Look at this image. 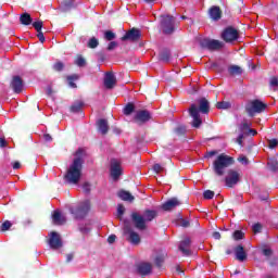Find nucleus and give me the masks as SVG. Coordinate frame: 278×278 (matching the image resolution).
I'll return each mask as SVG.
<instances>
[{"label":"nucleus","mask_w":278,"mask_h":278,"mask_svg":"<svg viewBox=\"0 0 278 278\" xmlns=\"http://www.w3.org/2000/svg\"><path fill=\"white\" fill-rule=\"evenodd\" d=\"M160 60H161V62H168V60H170V53H168V52L161 53Z\"/></svg>","instance_id":"f704fd0d"},{"label":"nucleus","mask_w":278,"mask_h":278,"mask_svg":"<svg viewBox=\"0 0 278 278\" xmlns=\"http://www.w3.org/2000/svg\"><path fill=\"white\" fill-rule=\"evenodd\" d=\"M208 14L213 21H218L220 18V9L218 7H213L211 8Z\"/></svg>","instance_id":"a878e982"},{"label":"nucleus","mask_w":278,"mask_h":278,"mask_svg":"<svg viewBox=\"0 0 278 278\" xmlns=\"http://www.w3.org/2000/svg\"><path fill=\"white\" fill-rule=\"evenodd\" d=\"M71 110L73 112H79V110H81V103H77L71 106Z\"/></svg>","instance_id":"de8ad7c7"},{"label":"nucleus","mask_w":278,"mask_h":278,"mask_svg":"<svg viewBox=\"0 0 278 278\" xmlns=\"http://www.w3.org/2000/svg\"><path fill=\"white\" fill-rule=\"evenodd\" d=\"M48 243L51 249H54V250L62 249V238L58 232L50 233V239Z\"/></svg>","instance_id":"f8f14e48"},{"label":"nucleus","mask_w":278,"mask_h":278,"mask_svg":"<svg viewBox=\"0 0 278 278\" xmlns=\"http://www.w3.org/2000/svg\"><path fill=\"white\" fill-rule=\"evenodd\" d=\"M277 144H278V140L277 139H270L268 141L269 149H275V147H277Z\"/></svg>","instance_id":"37998d69"},{"label":"nucleus","mask_w":278,"mask_h":278,"mask_svg":"<svg viewBox=\"0 0 278 278\" xmlns=\"http://www.w3.org/2000/svg\"><path fill=\"white\" fill-rule=\"evenodd\" d=\"M105 40L112 41L114 38H116V34L112 33L111 30H106L104 33Z\"/></svg>","instance_id":"473e14b6"},{"label":"nucleus","mask_w":278,"mask_h":278,"mask_svg":"<svg viewBox=\"0 0 278 278\" xmlns=\"http://www.w3.org/2000/svg\"><path fill=\"white\" fill-rule=\"evenodd\" d=\"M31 15H29V13H23L20 16V22L22 23V25H31Z\"/></svg>","instance_id":"bb28decb"},{"label":"nucleus","mask_w":278,"mask_h":278,"mask_svg":"<svg viewBox=\"0 0 278 278\" xmlns=\"http://www.w3.org/2000/svg\"><path fill=\"white\" fill-rule=\"evenodd\" d=\"M176 134H178V135L186 134V127L185 126H178L176 128Z\"/></svg>","instance_id":"8fccbe9b"},{"label":"nucleus","mask_w":278,"mask_h":278,"mask_svg":"<svg viewBox=\"0 0 278 278\" xmlns=\"http://www.w3.org/2000/svg\"><path fill=\"white\" fill-rule=\"evenodd\" d=\"M213 238L215 240H220V232H218V231L213 232Z\"/></svg>","instance_id":"052dcab7"},{"label":"nucleus","mask_w":278,"mask_h":278,"mask_svg":"<svg viewBox=\"0 0 278 278\" xmlns=\"http://www.w3.org/2000/svg\"><path fill=\"white\" fill-rule=\"evenodd\" d=\"M161 29L163 34H173L175 31V17L170 15H163L161 20Z\"/></svg>","instance_id":"0eeeda50"},{"label":"nucleus","mask_w":278,"mask_h":278,"mask_svg":"<svg viewBox=\"0 0 278 278\" xmlns=\"http://www.w3.org/2000/svg\"><path fill=\"white\" fill-rule=\"evenodd\" d=\"M157 212L153 210H146L143 215L140 213H132L131 218L135 227L140 231L147 229V223H151L154 218H156Z\"/></svg>","instance_id":"7ed1b4c3"},{"label":"nucleus","mask_w":278,"mask_h":278,"mask_svg":"<svg viewBox=\"0 0 278 278\" xmlns=\"http://www.w3.org/2000/svg\"><path fill=\"white\" fill-rule=\"evenodd\" d=\"M228 73H230V75H242V67L232 65L228 68Z\"/></svg>","instance_id":"cd10ccee"},{"label":"nucleus","mask_w":278,"mask_h":278,"mask_svg":"<svg viewBox=\"0 0 278 278\" xmlns=\"http://www.w3.org/2000/svg\"><path fill=\"white\" fill-rule=\"evenodd\" d=\"M235 253L239 262H244L247 260V252H244V248L242 245H238Z\"/></svg>","instance_id":"b1692460"},{"label":"nucleus","mask_w":278,"mask_h":278,"mask_svg":"<svg viewBox=\"0 0 278 278\" xmlns=\"http://www.w3.org/2000/svg\"><path fill=\"white\" fill-rule=\"evenodd\" d=\"M123 173V168H121V162L117 160H112L111 161V177L113 179H118Z\"/></svg>","instance_id":"4468645a"},{"label":"nucleus","mask_w":278,"mask_h":278,"mask_svg":"<svg viewBox=\"0 0 278 278\" xmlns=\"http://www.w3.org/2000/svg\"><path fill=\"white\" fill-rule=\"evenodd\" d=\"M190 238L184 239L179 244V251H181L184 255H190Z\"/></svg>","instance_id":"aec40b11"},{"label":"nucleus","mask_w":278,"mask_h":278,"mask_svg":"<svg viewBox=\"0 0 278 278\" xmlns=\"http://www.w3.org/2000/svg\"><path fill=\"white\" fill-rule=\"evenodd\" d=\"M75 79H79V76L74 75V76L67 77L70 88H77V85L73 81Z\"/></svg>","instance_id":"2f4dec72"},{"label":"nucleus","mask_w":278,"mask_h":278,"mask_svg":"<svg viewBox=\"0 0 278 278\" xmlns=\"http://www.w3.org/2000/svg\"><path fill=\"white\" fill-rule=\"evenodd\" d=\"M117 197H119L122 201H129L130 203L134 201V195H131L129 191L122 190L117 193Z\"/></svg>","instance_id":"393cba45"},{"label":"nucleus","mask_w":278,"mask_h":278,"mask_svg":"<svg viewBox=\"0 0 278 278\" xmlns=\"http://www.w3.org/2000/svg\"><path fill=\"white\" fill-rule=\"evenodd\" d=\"M254 233H260L262 231V225L261 224H254L252 227Z\"/></svg>","instance_id":"a18cd8bd"},{"label":"nucleus","mask_w":278,"mask_h":278,"mask_svg":"<svg viewBox=\"0 0 278 278\" xmlns=\"http://www.w3.org/2000/svg\"><path fill=\"white\" fill-rule=\"evenodd\" d=\"M86 152L84 149H78L74 154V160L65 174V179L68 184L77 185L81 179V170L84 168V156Z\"/></svg>","instance_id":"f257e3e1"},{"label":"nucleus","mask_w":278,"mask_h":278,"mask_svg":"<svg viewBox=\"0 0 278 278\" xmlns=\"http://www.w3.org/2000/svg\"><path fill=\"white\" fill-rule=\"evenodd\" d=\"M13 168L16 170L18 168H21V163L20 162H14L13 163Z\"/></svg>","instance_id":"680f3d73"},{"label":"nucleus","mask_w":278,"mask_h":278,"mask_svg":"<svg viewBox=\"0 0 278 278\" xmlns=\"http://www.w3.org/2000/svg\"><path fill=\"white\" fill-rule=\"evenodd\" d=\"M114 242H116V237H115V235L109 236V238H108V243H109V244H114Z\"/></svg>","instance_id":"864d4df0"},{"label":"nucleus","mask_w":278,"mask_h":278,"mask_svg":"<svg viewBox=\"0 0 278 278\" xmlns=\"http://www.w3.org/2000/svg\"><path fill=\"white\" fill-rule=\"evenodd\" d=\"M164 262V256H156L155 257V264L156 266H162V263Z\"/></svg>","instance_id":"3c124183"},{"label":"nucleus","mask_w":278,"mask_h":278,"mask_svg":"<svg viewBox=\"0 0 278 278\" xmlns=\"http://www.w3.org/2000/svg\"><path fill=\"white\" fill-rule=\"evenodd\" d=\"M252 123L249 119H243L238 129L240 131L238 138H237V142L238 144H240L242 147V140L244 139V136L248 134L249 129L252 127Z\"/></svg>","instance_id":"1a4fd4ad"},{"label":"nucleus","mask_w":278,"mask_h":278,"mask_svg":"<svg viewBox=\"0 0 278 278\" xmlns=\"http://www.w3.org/2000/svg\"><path fill=\"white\" fill-rule=\"evenodd\" d=\"M71 260H73V254L67 255V262H71Z\"/></svg>","instance_id":"774afa93"},{"label":"nucleus","mask_w":278,"mask_h":278,"mask_svg":"<svg viewBox=\"0 0 278 278\" xmlns=\"http://www.w3.org/2000/svg\"><path fill=\"white\" fill-rule=\"evenodd\" d=\"M179 205H181V202H179V200H177L176 198H173L162 205V210H164L165 212H170V210H175V207Z\"/></svg>","instance_id":"f3484780"},{"label":"nucleus","mask_w":278,"mask_h":278,"mask_svg":"<svg viewBox=\"0 0 278 278\" xmlns=\"http://www.w3.org/2000/svg\"><path fill=\"white\" fill-rule=\"evenodd\" d=\"M266 110V103L260 100H252L245 104V112L249 116H255V114H260Z\"/></svg>","instance_id":"39448f33"},{"label":"nucleus","mask_w":278,"mask_h":278,"mask_svg":"<svg viewBox=\"0 0 278 278\" xmlns=\"http://www.w3.org/2000/svg\"><path fill=\"white\" fill-rule=\"evenodd\" d=\"M238 161L240 162V164H243L244 166L249 164V159H247V156H239Z\"/></svg>","instance_id":"49530a36"},{"label":"nucleus","mask_w":278,"mask_h":278,"mask_svg":"<svg viewBox=\"0 0 278 278\" xmlns=\"http://www.w3.org/2000/svg\"><path fill=\"white\" fill-rule=\"evenodd\" d=\"M153 170H155L157 174L162 173V170H164V167H162V165L160 164H155L153 166Z\"/></svg>","instance_id":"09e8293b"},{"label":"nucleus","mask_w":278,"mask_h":278,"mask_svg":"<svg viewBox=\"0 0 278 278\" xmlns=\"http://www.w3.org/2000/svg\"><path fill=\"white\" fill-rule=\"evenodd\" d=\"M114 86H116V76L112 72H106L104 75V87L108 90H112Z\"/></svg>","instance_id":"2eb2a0df"},{"label":"nucleus","mask_w":278,"mask_h":278,"mask_svg":"<svg viewBox=\"0 0 278 278\" xmlns=\"http://www.w3.org/2000/svg\"><path fill=\"white\" fill-rule=\"evenodd\" d=\"M98 125V131L102 134V136H105L108 134L110 126L108 125V119H99L97 122Z\"/></svg>","instance_id":"412c9836"},{"label":"nucleus","mask_w":278,"mask_h":278,"mask_svg":"<svg viewBox=\"0 0 278 278\" xmlns=\"http://www.w3.org/2000/svg\"><path fill=\"white\" fill-rule=\"evenodd\" d=\"M52 220L54 225H64L66 223V217L60 213V211H54L52 215Z\"/></svg>","instance_id":"4be33fe9"},{"label":"nucleus","mask_w":278,"mask_h":278,"mask_svg":"<svg viewBox=\"0 0 278 278\" xmlns=\"http://www.w3.org/2000/svg\"><path fill=\"white\" fill-rule=\"evenodd\" d=\"M199 106L197 104H191L189 109V114L192 118L191 125L199 129L201 125H203V119L201 118V114H208L210 113V102L205 98H201L199 101ZM201 112V114H200Z\"/></svg>","instance_id":"f03ea898"},{"label":"nucleus","mask_w":278,"mask_h":278,"mask_svg":"<svg viewBox=\"0 0 278 278\" xmlns=\"http://www.w3.org/2000/svg\"><path fill=\"white\" fill-rule=\"evenodd\" d=\"M152 265L150 263H141L138 265V273L140 275H149L152 270Z\"/></svg>","instance_id":"5701e85b"},{"label":"nucleus","mask_w":278,"mask_h":278,"mask_svg":"<svg viewBox=\"0 0 278 278\" xmlns=\"http://www.w3.org/2000/svg\"><path fill=\"white\" fill-rule=\"evenodd\" d=\"M203 197H204V199H214V191L206 190V191H204Z\"/></svg>","instance_id":"ea45409f"},{"label":"nucleus","mask_w":278,"mask_h":278,"mask_svg":"<svg viewBox=\"0 0 278 278\" xmlns=\"http://www.w3.org/2000/svg\"><path fill=\"white\" fill-rule=\"evenodd\" d=\"M37 37L39 38L40 42H45V34H42V30L37 33Z\"/></svg>","instance_id":"4d7b16f0"},{"label":"nucleus","mask_w":278,"mask_h":278,"mask_svg":"<svg viewBox=\"0 0 278 278\" xmlns=\"http://www.w3.org/2000/svg\"><path fill=\"white\" fill-rule=\"evenodd\" d=\"M181 226H182V227H190V222H188V220H182Z\"/></svg>","instance_id":"e2e57ef3"},{"label":"nucleus","mask_w":278,"mask_h":278,"mask_svg":"<svg viewBox=\"0 0 278 278\" xmlns=\"http://www.w3.org/2000/svg\"><path fill=\"white\" fill-rule=\"evenodd\" d=\"M90 211V201L85 200L76 207H71L70 212L75 218H84Z\"/></svg>","instance_id":"423d86ee"},{"label":"nucleus","mask_w":278,"mask_h":278,"mask_svg":"<svg viewBox=\"0 0 278 278\" xmlns=\"http://www.w3.org/2000/svg\"><path fill=\"white\" fill-rule=\"evenodd\" d=\"M270 86H278V79L276 77L270 79Z\"/></svg>","instance_id":"bf43d9fd"},{"label":"nucleus","mask_w":278,"mask_h":278,"mask_svg":"<svg viewBox=\"0 0 278 278\" xmlns=\"http://www.w3.org/2000/svg\"><path fill=\"white\" fill-rule=\"evenodd\" d=\"M47 94L48 97H51V94H53V90L51 89V87L47 88Z\"/></svg>","instance_id":"69168bd1"},{"label":"nucleus","mask_w":278,"mask_h":278,"mask_svg":"<svg viewBox=\"0 0 278 278\" xmlns=\"http://www.w3.org/2000/svg\"><path fill=\"white\" fill-rule=\"evenodd\" d=\"M0 147H1V149H3V147H5V139L0 138Z\"/></svg>","instance_id":"0e129e2a"},{"label":"nucleus","mask_w":278,"mask_h":278,"mask_svg":"<svg viewBox=\"0 0 278 278\" xmlns=\"http://www.w3.org/2000/svg\"><path fill=\"white\" fill-rule=\"evenodd\" d=\"M83 189H84L85 192H90V184L85 182V184L83 185Z\"/></svg>","instance_id":"6e6d98bb"},{"label":"nucleus","mask_w":278,"mask_h":278,"mask_svg":"<svg viewBox=\"0 0 278 278\" xmlns=\"http://www.w3.org/2000/svg\"><path fill=\"white\" fill-rule=\"evenodd\" d=\"M267 166H268L269 170H273V172L278 170V163H277V160L270 159V160L268 161V163H267Z\"/></svg>","instance_id":"c85d7f7f"},{"label":"nucleus","mask_w":278,"mask_h":278,"mask_svg":"<svg viewBox=\"0 0 278 278\" xmlns=\"http://www.w3.org/2000/svg\"><path fill=\"white\" fill-rule=\"evenodd\" d=\"M216 108L217 110H229V108H231V103L225 101L217 102Z\"/></svg>","instance_id":"c756f323"},{"label":"nucleus","mask_w":278,"mask_h":278,"mask_svg":"<svg viewBox=\"0 0 278 278\" xmlns=\"http://www.w3.org/2000/svg\"><path fill=\"white\" fill-rule=\"evenodd\" d=\"M11 87L17 94L23 92V79L18 76H14L11 81Z\"/></svg>","instance_id":"a211bd4d"},{"label":"nucleus","mask_w":278,"mask_h":278,"mask_svg":"<svg viewBox=\"0 0 278 278\" xmlns=\"http://www.w3.org/2000/svg\"><path fill=\"white\" fill-rule=\"evenodd\" d=\"M33 27L36 29L37 33L42 31V21H37L33 23Z\"/></svg>","instance_id":"c9c22d12"},{"label":"nucleus","mask_w":278,"mask_h":278,"mask_svg":"<svg viewBox=\"0 0 278 278\" xmlns=\"http://www.w3.org/2000/svg\"><path fill=\"white\" fill-rule=\"evenodd\" d=\"M232 164L233 157L227 154H220L213 163V170L215 175H218V177H223V175H225V170H227V168H229V166H231Z\"/></svg>","instance_id":"20e7f679"},{"label":"nucleus","mask_w":278,"mask_h":278,"mask_svg":"<svg viewBox=\"0 0 278 278\" xmlns=\"http://www.w3.org/2000/svg\"><path fill=\"white\" fill-rule=\"evenodd\" d=\"M213 155H216V151H211L207 153V157H213Z\"/></svg>","instance_id":"338daca9"},{"label":"nucleus","mask_w":278,"mask_h":278,"mask_svg":"<svg viewBox=\"0 0 278 278\" xmlns=\"http://www.w3.org/2000/svg\"><path fill=\"white\" fill-rule=\"evenodd\" d=\"M135 121L137 123H147L151 121V113L147 110L137 111L135 115Z\"/></svg>","instance_id":"dca6fc26"},{"label":"nucleus","mask_w":278,"mask_h":278,"mask_svg":"<svg viewBox=\"0 0 278 278\" xmlns=\"http://www.w3.org/2000/svg\"><path fill=\"white\" fill-rule=\"evenodd\" d=\"M233 240H242L244 238V232L242 230H237L232 235Z\"/></svg>","instance_id":"72a5a7b5"},{"label":"nucleus","mask_w":278,"mask_h":278,"mask_svg":"<svg viewBox=\"0 0 278 278\" xmlns=\"http://www.w3.org/2000/svg\"><path fill=\"white\" fill-rule=\"evenodd\" d=\"M75 64H76L77 66H86V59H84L83 56H78V58L76 59Z\"/></svg>","instance_id":"4c0bfd02"},{"label":"nucleus","mask_w":278,"mask_h":278,"mask_svg":"<svg viewBox=\"0 0 278 278\" xmlns=\"http://www.w3.org/2000/svg\"><path fill=\"white\" fill-rule=\"evenodd\" d=\"M200 46L202 49H207L208 51H218V49H223L224 43L216 39L204 38L200 40Z\"/></svg>","instance_id":"6e6552de"},{"label":"nucleus","mask_w":278,"mask_h":278,"mask_svg":"<svg viewBox=\"0 0 278 278\" xmlns=\"http://www.w3.org/2000/svg\"><path fill=\"white\" fill-rule=\"evenodd\" d=\"M89 49H97L99 47V39L92 37L88 42Z\"/></svg>","instance_id":"7c9ffc66"},{"label":"nucleus","mask_w":278,"mask_h":278,"mask_svg":"<svg viewBox=\"0 0 278 278\" xmlns=\"http://www.w3.org/2000/svg\"><path fill=\"white\" fill-rule=\"evenodd\" d=\"M273 254V251H270V249H264L263 250V255H265L266 257H269V255Z\"/></svg>","instance_id":"5fc2aeb1"},{"label":"nucleus","mask_w":278,"mask_h":278,"mask_svg":"<svg viewBox=\"0 0 278 278\" xmlns=\"http://www.w3.org/2000/svg\"><path fill=\"white\" fill-rule=\"evenodd\" d=\"M118 47V43L116 41H111L108 46L109 51H114Z\"/></svg>","instance_id":"a19ab883"},{"label":"nucleus","mask_w":278,"mask_h":278,"mask_svg":"<svg viewBox=\"0 0 278 278\" xmlns=\"http://www.w3.org/2000/svg\"><path fill=\"white\" fill-rule=\"evenodd\" d=\"M123 214H125V206H123V204H119L117 206V216H123Z\"/></svg>","instance_id":"79ce46f5"},{"label":"nucleus","mask_w":278,"mask_h":278,"mask_svg":"<svg viewBox=\"0 0 278 278\" xmlns=\"http://www.w3.org/2000/svg\"><path fill=\"white\" fill-rule=\"evenodd\" d=\"M43 140H45L46 142H51V140H53V138L51 137V135L46 134V135H43Z\"/></svg>","instance_id":"13d9d810"},{"label":"nucleus","mask_w":278,"mask_h":278,"mask_svg":"<svg viewBox=\"0 0 278 278\" xmlns=\"http://www.w3.org/2000/svg\"><path fill=\"white\" fill-rule=\"evenodd\" d=\"M238 29L233 27L226 28L222 34V38L225 42H233L238 39Z\"/></svg>","instance_id":"9b49d317"},{"label":"nucleus","mask_w":278,"mask_h":278,"mask_svg":"<svg viewBox=\"0 0 278 278\" xmlns=\"http://www.w3.org/2000/svg\"><path fill=\"white\" fill-rule=\"evenodd\" d=\"M10 227H12V223L10 220H7L2 224L1 226V230L2 231H8V229H10Z\"/></svg>","instance_id":"58836bf2"},{"label":"nucleus","mask_w":278,"mask_h":278,"mask_svg":"<svg viewBox=\"0 0 278 278\" xmlns=\"http://www.w3.org/2000/svg\"><path fill=\"white\" fill-rule=\"evenodd\" d=\"M53 68H54V71H62V68H64V63H62V62H56V63L53 65Z\"/></svg>","instance_id":"c03bdc74"},{"label":"nucleus","mask_w":278,"mask_h":278,"mask_svg":"<svg viewBox=\"0 0 278 278\" xmlns=\"http://www.w3.org/2000/svg\"><path fill=\"white\" fill-rule=\"evenodd\" d=\"M124 233L128 236L129 242L131 244H140V235H138L136 231L131 230L129 226L125 225L124 227Z\"/></svg>","instance_id":"ddd939ff"},{"label":"nucleus","mask_w":278,"mask_h":278,"mask_svg":"<svg viewBox=\"0 0 278 278\" xmlns=\"http://www.w3.org/2000/svg\"><path fill=\"white\" fill-rule=\"evenodd\" d=\"M131 112H134V104H127L124 109V114H126V116H129Z\"/></svg>","instance_id":"e433bc0d"},{"label":"nucleus","mask_w":278,"mask_h":278,"mask_svg":"<svg viewBox=\"0 0 278 278\" xmlns=\"http://www.w3.org/2000/svg\"><path fill=\"white\" fill-rule=\"evenodd\" d=\"M138 38H140V30L132 28L122 37V40H138Z\"/></svg>","instance_id":"6ab92c4d"},{"label":"nucleus","mask_w":278,"mask_h":278,"mask_svg":"<svg viewBox=\"0 0 278 278\" xmlns=\"http://www.w3.org/2000/svg\"><path fill=\"white\" fill-rule=\"evenodd\" d=\"M225 181L228 188H233L240 181V173L233 169L228 170Z\"/></svg>","instance_id":"9d476101"},{"label":"nucleus","mask_w":278,"mask_h":278,"mask_svg":"<svg viewBox=\"0 0 278 278\" xmlns=\"http://www.w3.org/2000/svg\"><path fill=\"white\" fill-rule=\"evenodd\" d=\"M245 136H257V130L249 128L248 132H245Z\"/></svg>","instance_id":"603ef678"}]
</instances>
